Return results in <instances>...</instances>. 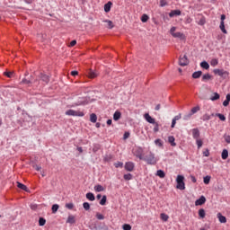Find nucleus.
I'll return each instance as SVG.
<instances>
[{
	"label": "nucleus",
	"instance_id": "1",
	"mask_svg": "<svg viewBox=\"0 0 230 230\" xmlns=\"http://www.w3.org/2000/svg\"><path fill=\"white\" fill-rule=\"evenodd\" d=\"M142 161H145L146 164H150L151 166H155L157 164L159 158L155 156L152 151H149L147 155H146Z\"/></svg>",
	"mask_w": 230,
	"mask_h": 230
},
{
	"label": "nucleus",
	"instance_id": "2",
	"mask_svg": "<svg viewBox=\"0 0 230 230\" xmlns=\"http://www.w3.org/2000/svg\"><path fill=\"white\" fill-rule=\"evenodd\" d=\"M176 182H177V185H176L177 190H186V186L184 184V176L178 175L176 178Z\"/></svg>",
	"mask_w": 230,
	"mask_h": 230
},
{
	"label": "nucleus",
	"instance_id": "3",
	"mask_svg": "<svg viewBox=\"0 0 230 230\" xmlns=\"http://www.w3.org/2000/svg\"><path fill=\"white\" fill-rule=\"evenodd\" d=\"M66 116H77L79 118H84V116H85L84 111H75V110H68V111H66Z\"/></svg>",
	"mask_w": 230,
	"mask_h": 230
},
{
	"label": "nucleus",
	"instance_id": "4",
	"mask_svg": "<svg viewBox=\"0 0 230 230\" xmlns=\"http://www.w3.org/2000/svg\"><path fill=\"white\" fill-rule=\"evenodd\" d=\"M214 75H217L218 76H221L222 78H227L229 76V73L224 69H214Z\"/></svg>",
	"mask_w": 230,
	"mask_h": 230
},
{
	"label": "nucleus",
	"instance_id": "5",
	"mask_svg": "<svg viewBox=\"0 0 230 230\" xmlns=\"http://www.w3.org/2000/svg\"><path fill=\"white\" fill-rule=\"evenodd\" d=\"M180 66L184 67V66H188L190 64V60H188V57L186 55L181 56L179 60Z\"/></svg>",
	"mask_w": 230,
	"mask_h": 230
},
{
	"label": "nucleus",
	"instance_id": "6",
	"mask_svg": "<svg viewBox=\"0 0 230 230\" xmlns=\"http://www.w3.org/2000/svg\"><path fill=\"white\" fill-rule=\"evenodd\" d=\"M224 21H226V14L221 15V22H220L219 28H220L221 31H223L224 33L226 34L227 30H226V25L224 23Z\"/></svg>",
	"mask_w": 230,
	"mask_h": 230
},
{
	"label": "nucleus",
	"instance_id": "7",
	"mask_svg": "<svg viewBox=\"0 0 230 230\" xmlns=\"http://www.w3.org/2000/svg\"><path fill=\"white\" fill-rule=\"evenodd\" d=\"M80 105H87V101H85V98H79L78 102L72 104V107H79Z\"/></svg>",
	"mask_w": 230,
	"mask_h": 230
},
{
	"label": "nucleus",
	"instance_id": "8",
	"mask_svg": "<svg viewBox=\"0 0 230 230\" xmlns=\"http://www.w3.org/2000/svg\"><path fill=\"white\" fill-rule=\"evenodd\" d=\"M124 168L127 172H134V168H135V165H134V163L132 162H127L124 165Z\"/></svg>",
	"mask_w": 230,
	"mask_h": 230
},
{
	"label": "nucleus",
	"instance_id": "9",
	"mask_svg": "<svg viewBox=\"0 0 230 230\" xmlns=\"http://www.w3.org/2000/svg\"><path fill=\"white\" fill-rule=\"evenodd\" d=\"M136 157L140 159V161H143L145 155H143V147H138L137 151L135 152Z\"/></svg>",
	"mask_w": 230,
	"mask_h": 230
},
{
	"label": "nucleus",
	"instance_id": "10",
	"mask_svg": "<svg viewBox=\"0 0 230 230\" xmlns=\"http://www.w3.org/2000/svg\"><path fill=\"white\" fill-rule=\"evenodd\" d=\"M144 118H145L146 121H147V123H151L152 125H155V119L152 118V116H150V114L146 113L144 115Z\"/></svg>",
	"mask_w": 230,
	"mask_h": 230
},
{
	"label": "nucleus",
	"instance_id": "11",
	"mask_svg": "<svg viewBox=\"0 0 230 230\" xmlns=\"http://www.w3.org/2000/svg\"><path fill=\"white\" fill-rule=\"evenodd\" d=\"M191 132L193 139H199V137H200V130H199V128H192Z\"/></svg>",
	"mask_w": 230,
	"mask_h": 230
},
{
	"label": "nucleus",
	"instance_id": "12",
	"mask_svg": "<svg viewBox=\"0 0 230 230\" xmlns=\"http://www.w3.org/2000/svg\"><path fill=\"white\" fill-rule=\"evenodd\" d=\"M203 204H206V197L200 196V198L195 201V206H202Z\"/></svg>",
	"mask_w": 230,
	"mask_h": 230
},
{
	"label": "nucleus",
	"instance_id": "13",
	"mask_svg": "<svg viewBox=\"0 0 230 230\" xmlns=\"http://www.w3.org/2000/svg\"><path fill=\"white\" fill-rule=\"evenodd\" d=\"M40 78H41L44 84H49V76L45 74H40Z\"/></svg>",
	"mask_w": 230,
	"mask_h": 230
},
{
	"label": "nucleus",
	"instance_id": "14",
	"mask_svg": "<svg viewBox=\"0 0 230 230\" xmlns=\"http://www.w3.org/2000/svg\"><path fill=\"white\" fill-rule=\"evenodd\" d=\"M87 75L89 78H96L98 76V74L93 69L88 70Z\"/></svg>",
	"mask_w": 230,
	"mask_h": 230
},
{
	"label": "nucleus",
	"instance_id": "15",
	"mask_svg": "<svg viewBox=\"0 0 230 230\" xmlns=\"http://www.w3.org/2000/svg\"><path fill=\"white\" fill-rule=\"evenodd\" d=\"M217 218L221 224H226V222H227V218H226V217L223 216L221 213L217 214Z\"/></svg>",
	"mask_w": 230,
	"mask_h": 230
},
{
	"label": "nucleus",
	"instance_id": "16",
	"mask_svg": "<svg viewBox=\"0 0 230 230\" xmlns=\"http://www.w3.org/2000/svg\"><path fill=\"white\" fill-rule=\"evenodd\" d=\"M86 199L91 202H94V200H96V198L94 197V194L93 192L86 193Z\"/></svg>",
	"mask_w": 230,
	"mask_h": 230
},
{
	"label": "nucleus",
	"instance_id": "17",
	"mask_svg": "<svg viewBox=\"0 0 230 230\" xmlns=\"http://www.w3.org/2000/svg\"><path fill=\"white\" fill-rule=\"evenodd\" d=\"M168 143H170L171 146H177L175 143V137L173 136L168 137Z\"/></svg>",
	"mask_w": 230,
	"mask_h": 230
},
{
	"label": "nucleus",
	"instance_id": "18",
	"mask_svg": "<svg viewBox=\"0 0 230 230\" xmlns=\"http://www.w3.org/2000/svg\"><path fill=\"white\" fill-rule=\"evenodd\" d=\"M175 15H181V10H172L169 13V17H175Z\"/></svg>",
	"mask_w": 230,
	"mask_h": 230
},
{
	"label": "nucleus",
	"instance_id": "19",
	"mask_svg": "<svg viewBox=\"0 0 230 230\" xmlns=\"http://www.w3.org/2000/svg\"><path fill=\"white\" fill-rule=\"evenodd\" d=\"M94 190H95L97 193H100L101 191H105V188H103V186L98 184V185H95V186H94Z\"/></svg>",
	"mask_w": 230,
	"mask_h": 230
},
{
	"label": "nucleus",
	"instance_id": "20",
	"mask_svg": "<svg viewBox=\"0 0 230 230\" xmlns=\"http://www.w3.org/2000/svg\"><path fill=\"white\" fill-rule=\"evenodd\" d=\"M111 6H112V2H108L104 4V12L108 13V12H111Z\"/></svg>",
	"mask_w": 230,
	"mask_h": 230
},
{
	"label": "nucleus",
	"instance_id": "21",
	"mask_svg": "<svg viewBox=\"0 0 230 230\" xmlns=\"http://www.w3.org/2000/svg\"><path fill=\"white\" fill-rule=\"evenodd\" d=\"M120 118H121V112H119V111H115V113L113 114L114 121H118Z\"/></svg>",
	"mask_w": 230,
	"mask_h": 230
},
{
	"label": "nucleus",
	"instance_id": "22",
	"mask_svg": "<svg viewBox=\"0 0 230 230\" xmlns=\"http://www.w3.org/2000/svg\"><path fill=\"white\" fill-rule=\"evenodd\" d=\"M90 121H91L92 123H96V121H98V116H96L95 113H92V114L90 115Z\"/></svg>",
	"mask_w": 230,
	"mask_h": 230
},
{
	"label": "nucleus",
	"instance_id": "23",
	"mask_svg": "<svg viewBox=\"0 0 230 230\" xmlns=\"http://www.w3.org/2000/svg\"><path fill=\"white\" fill-rule=\"evenodd\" d=\"M172 37H174V39H181V40H184V34L181 32H175Z\"/></svg>",
	"mask_w": 230,
	"mask_h": 230
},
{
	"label": "nucleus",
	"instance_id": "24",
	"mask_svg": "<svg viewBox=\"0 0 230 230\" xmlns=\"http://www.w3.org/2000/svg\"><path fill=\"white\" fill-rule=\"evenodd\" d=\"M221 157L224 160H226V159H227V157H229V152L227 151V149L223 150V152L221 154Z\"/></svg>",
	"mask_w": 230,
	"mask_h": 230
},
{
	"label": "nucleus",
	"instance_id": "25",
	"mask_svg": "<svg viewBox=\"0 0 230 230\" xmlns=\"http://www.w3.org/2000/svg\"><path fill=\"white\" fill-rule=\"evenodd\" d=\"M156 175L158 177H160V179H164V177H166V174L164 173V171H163V170H158L156 172Z\"/></svg>",
	"mask_w": 230,
	"mask_h": 230
},
{
	"label": "nucleus",
	"instance_id": "26",
	"mask_svg": "<svg viewBox=\"0 0 230 230\" xmlns=\"http://www.w3.org/2000/svg\"><path fill=\"white\" fill-rule=\"evenodd\" d=\"M66 222L67 224H75L76 222V220L75 219V216H68Z\"/></svg>",
	"mask_w": 230,
	"mask_h": 230
},
{
	"label": "nucleus",
	"instance_id": "27",
	"mask_svg": "<svg viewBox=\"0 0 230 230\" xmlns=\"http://www.w3.org/2000/svg\"><path fill=\"white\" fill-rule=\"evenodd\" d=\"M155 145L160 148H163L164 142L161 140V138H157L155 140Z\"/></svg>",
	"mask_w": 230,
	"mask_h": 230
},
{
	"label": "nucleus",
	"instance_id": "28",
	"mask_svg": "<svg viewBox=\"0 0 230 230\" xmlns=\"http://www.w3.org/2000/svg\"><path fill=\"white\" fill-rule=\"evenodd\" d=\"M17 187L20 189V190H23V191H27L28 190V187H26V185L17 181Z\"/></svg>",
	"mask_w": 230,
	"mask_h": 230
},
{
	"label": "nucleus",
	"instance_id": "29",
	"mask_svg": "<svg viewBox=\"0 0 230 230\" xmlns=\"http://www.w3.org/2000/svg\"><path fill=\"white\" fill-rule=\"evenodd\" d=\"M230 102V93L226 94V100L223 102L224 107H227Z\"/></svg>",
	"mask_w": 230,
	"mask_h": 230
},
{
	"label": "nucleus",
	"instance_id": "30",
	"mask_svg": "<svg viewBox=\"0 0 230 230\" xmlns=\"http://www.w3.org/2000/svg\"><path fill=\"white\" fill-rule=\"evenodd\" d=\"M200 67H202L203 69H209V63L207 61H202L200 63Z\"/></svg>",
	"mask_w": 230,
	"mask_h": 230
},
{
	"label": "nucleus",
	"instance_id": "31",
	"mask_svg": "<svg viewBox=\"0 0 230 230\" xmlns=\"http://www.w3.org/2000/svg\"><path fill=\"white\" fill-rule=\"evenodd\" d=\"M202 76V71H197L192 74V78H200Z\"/></svg>",
	"mask_w": 230,
	"mask_h": 230
},
{
	"label": "nucleus",
	"instance_id": "32",
	"mask_svg": "<svg viewBox=\"0 0 230 230\" xmlns=\"http://www.w3.org/2000/svg\"><path fill=\"white\" fill-rule=\"evenodd\" d=\"M211 102H217V100H220V94L218 93H214V96L210 97Z\"/></svg>",
	"mask_w": 230,
	"mask_h": 230
},
{
	"label": "nucleus",
	"instance_id": "33",
	"mask_svg": "<svg viewBox=\"0 0 230 230\" xmlns=\"http://www.w3.org/2000/svg\"><path fill=\"white\" fill-rule=\"evenodd\" d=\"M199 217H200V218H205L206 217V210H204V208H200L199 210Z\"/></svg>",
	"mask_w": 230,
	"mask_h": 230
},
{
	"label": "nucleus",
	"instance_id": "34",
	"mask_svg": "<svg viewBox=\"0 0 230 230\" xmlns=\"http://www.w3.org/2000/svg\"><path fill=\"white\" fill-rule=\"evenodd\" d=\"M192 116H193V115L190 113V111L189 113L185 114V115L183 116L184 121H190V119H191V117H192Z\"/></svg>",
	"mask_w": 230,
	"mask_h": 230
},
{
	"label": "nucleus",
	"instance_id": "35",
	"mask_svg": "<svg viewBox=\"0 0 230 230\" xmlns=\"http://www.w3.org/2000/svg\"><path fill=\"white\" fill-rule=\"evenodd\" d=\"M199 111H200V107L199 106H196V107H193L190 111V114H197V112H199Z\"/></svg>",
	"mask_w": 230,
	"mask_h": 230
},
{
	"label": "nucleus",
	"instance_id": "36",
	"mask_svg": "<svg viewBox=\"0 0 230 230\" xmlns=\"http://www.w3.org/2000/svg\"><path fill=\"white\" fill-rule=\"evenodd\" d=\"M101 206H105L107 204V196H102V199L100 200Z\"/></svg>",
	"mask_w": 230,
	"mask_h": 230
},
{
	"label": "nucleus",
	"instance_id": "37",
	"mask_svg": "<svg viewBox=\"0 0 230 230\" xmlns=\"http://www.w3.org/2000/svg\"><path fill=\"white\" fill-rule=\"evenodd\" d=\"M58 208H59L58 204H54V205L52 206L51 209H52V213H53L54 215H55V213H57V212L58 211Z\"/></svg>",
	"mask_w": 230,
	"mask_h": 230
},
{
	"label": "nucleus",
	"instance_id": "38",
	"mask_svg": "<svg viewBox=\"0 0 230 230\" xmlns=\"http://www.w3.org/2000/svg\"><path fill=\"white\" fill-rule=\"evenodd\" d=\"M196 145L198 146L199 149L202 148V145H204V143L202 142L201 139H196Z\"/></svg>",
	"mask_w": 230,
	"mask_h": 230
},
{
	"label": "nucleus",
	"instance_id": "39",
	"mask_svg": "<svg viewBox=\"0 0 230 230\" xmlns=\"http://www.w3.org/2000/svg\"><path fill=\"white\" fill-rule=\"evenodd\" d=\"M83 208L84 209H85V211H89V209H91V205L89 204V202H84L83 203Z\"/></svg>",
	"mask_w": 230,
	"mask_h": 230
},
{
	"label": "nucleus",
	"instance_id": "40",
	"mask_svg": "<svg viewBox=\"0 0 230 230\" xmlns=\"http://www.w3.org/2000/svg\"><path fill=\"white\" fill-rule=\"evenodd\" d=\"M206 80H211V75H209V74L203 75L202 81L206 82Z\"/></svg>",
	"mask_w": 230,
	"mask_h": 230
},
{
	"label": "nucleus",
	"instance_id": "41",
	"mask_svg": "<svg viewBox=\"0 0 230 230\" xmlns=\"http://www.w3.org/2000/svg\"><path fill=\"white\" fill-rule=\"evenodd\" d=\"M4 75L7 78H13V71H6L4 72Z\"/></svg>",
	"mask_w": 230,
	"mask_h": 230
},
{
	"label": "nucleus",
	"instance_id": "42",
	"mask_svg": "<svg viewBox=\"0 0 230 230\" xmlns=\"http://www.w3.org/2000/svg\"><path fill=\"white\" fill-rule=\"evenodd\" d=\"M216 116L217 118H219L221 121H226V116L224 114L217 113Z\"/></svg>",
	"mask_w": 230,
	"mask_h": 230
},
{
	"label": "nucleus",
	"instance_id": "43",
	"mask_svg": "<svg viewBox=\"0 0 230 230\" xmlns=\"http://www.w3.org/2000/svg\"><path fill=\"white\" fill-rule=\"evenodd\" d=\"M210 65L212 66V67L218 66V59L217 58L212 59L210 62Z\"/></svg>",
	"mask_w": 230,
	"mask_h": 230
},
{
	"label": "nucleus",
	"instance_id": "44",
	"mask_svg": "<svg viewBox=\"0 0 230 230\" xmlns=\"http://www.w3.org/2000/svg\"><path fill=\"white\" fill-rule=\"evenodd\" d=\"M161 218H162V220H164V222H168V219L170 218V217H168V215L163 213V214H161Z\"/></svg>",
	"mask_w": 230,
	"mask_h": 230
},
{
	"label": "nucleus",
	"instance_id": "45",
	"mask_svg": "<svg viewBox=\"0 0 230 230\" xmlns=\"http://www.w3.org/2000/svg\"><path fill=\"white\" fill-rule=\"evenodd\" d=\"M201 119L203 121H209V119H211V116H209V114H205L202 116Z\"/></svg>",
	"mask_w": 230,
	"mask_h": 230
},
{
	"label": "nucleus",
	"instance_id": "46",
	"mask_svg": "<svg viewBox=\"0 0 230 230\" xmlns=\"http://www.w3.org/2000/svg\"><path fill=\"white\" fill-rule=\"evenodd\" d=\"M209 181H211V176H205L203 178L204 184H209Z\"/></svg>",
	"mask_w": 230,
	"mask_h": 230
},
{
	"label": "nucleus",
	"instance_id": "47",
	"mask_svg": "<svg viewBox=\"0 0 230 230\" xmlns=\"http://www.w3.org/2000/svg\"><path fill=\"white\" fill-rule=\"evenodd\" d=\"M123 230H132V226L129 224H124L122 226Z\"/></svg>",
	"mask_w": 230,
	"mask_h": 230
},
{
	"label": "nucleus",
	"instance_id": "48",
	"mask_svg": "<svg viewBox=\"0 0 230 230\" xmlns=\"http://www.w3.org/2000/svg\"><path fill=\"white\" fill-rule=\"evenodd\" d=\"M123 177H124L125 181H132V174L131 173L124 174Z\"/></svg>",
	"mask_w": 230,
	"mask_h": 230
},
{
	"label": "nucleus",
	"instance_id": "49",
	"mask_svg": "<svg viewBox=\"0 0 230 230\" xmlns=\"http://www.w3.org/2000/svg\"><path fill=\"white\" fill-rule=\"evenodd\" d=\"M39 226H46V220L44 219V217H40Z\"/></svg>",
	"mask_w": 230,
	"mask_h": 230
},
{
	"label": "nucleus",
	"instance_id": "50",
	"mask_svg": "<svg viewBox=\"0 0 230 230\" xmlns=\"http://www.w3.org/2000/svg\"><path fill=\"white\" fill-rule=\"evenodd\" d=\"M115 168H123V162H117L114 164Z\"/></svg>",
	"mask_w": 230,
	"mask_h": 230
},
{
	"label": "nucleus",
	"instance_id": "51",
	"mask_svg": "<svg viewBox=\"0 0 230 230\" xmlns=\"http://www.w3.org/2000/svg\"><path fill=\"white\" fill-rule=\"evenodd\" d=\"M96 218L98 220H104L105 217L101 213H96Z\"/></svg>",
	"mask_w": 230,
	"mask_h": 230
},
{
	"label": "nucleus",
	"instance_id": "52",
	"mask_svg": "<svg viewBox=\"0 0 230 230\" xmlns=\"http://www.w3.org/2000/svg\"><path fill=\"white\" fill-rule=\"evenodd\" d=\"M198 24L199 25V26H204V24H206V18H201L200 20H199V22H198Z\"/></svg>",
	"mask_w": 230,
	"mask_h": 230
},
{
	"label": "nucleus",
	"instance_id": "53",
	"mask_svg": "<svg viewBox=\"0 0 230 230\" xmlns=\"http://www.w3.org/2000/svg\"><path fill=\"white\" fill-rule=\"evenodd\" d=\"M168 4L166 0H160V6L163 8Z\"/></svg>",
	"mask_w": 230,
	"mask_h": 230
},
{
	"label": "nucleus",
	"instance_id": "54",
	"mask_svg": "<svg viewBox=\"0 0 230 230\" xmlns=\"http://www.w3.org/2000/svg\"><path fill=\"white\" fill-rule=\"evenodd\" d=\"M142 22H146L148 21V15L143 14L141 17Z\"/></svg>",
	"mask_w": 230,
	"mask_h": 230
},
{
	"label": "nucleus",
	"instance_id": "55",
	"mask_svg": "<svg viewBox=\"0 0 230 230\" xmlns=\"http://www.w3.org/2000/svg\"><path fill=\"white\" fill-rule=\"evenodd\" d=\"M66 208L67 209H73V208H75V204H73V203H66Z\"/></svg>",
	"mask_w": 230,
	"mask_h": 230
},
{
	"label": "nucleus",
	"instance_id": "56",
	"mask_svg": "<svg viewBox=\"0 0 230 230\" xmlns=\"http://www.w3.org/2000/svg\"><path fill=\"white\" fill-rule=\"evenodd\" d=\"M106 22L108 23L110 30H112V28H114V23H112L111 21H106Z\"/></svg>",
	"mask_w": 230,
	"mask_h": 230
},
{
	"label": "nucleus",
	"instance_id": "57",
	"mask_svg": "<svg viewBox=\"0 0 230 230\" xmlns=\"http://www.w3.org/2000/svg\"><path fill=\"white\" fill-rule=\"evenodd\" d=\"M175 30H177V28H175V27H172L170 30V33L172 37H173V35H175Z\"/></svg>",
	"mask_w": 230,
	"mask_h": 230
},
{
	"label": "nucleus",
	"instance_id": "58",
	"mask_svg": "<svg viewBox=\"0 0 230 230\" xmlns=\"http://www.w3.org/2000/svg\"><path fill=\"white\" fill-rule=\"evenodd\" d=\"M33 168L36 169L37 172H40L42 170V167L40 165L34 164Z\"/></svg>",
	"mask_w": 230,
	"mask_h": 230
},
{
	"label": "nucleus",
	"instance_id": "59",
	"mask_svg": "<svg viewBox=\"0 0 230 230\" xmlns=\"http://www.w3.org/2000/svg\"><path fill=\"white\" fill-rule=\"evenodd\" d=\"M159 130V123H155L154 132H157Z\"/></svg>",
	"mask_w": 230,
	"mask_h": 230
},
{
	"label": "nucleus",
	"instance_id": "60",
	"mask_svg": "<svg viewBox=\"0 0 230 230\" xmlns=\"http://www.w3.org/2000/svg\"><path fill=\"white\" fill-rule=\"evenodd\" d=\"M203 155L205 157H209V149H207L206 151L203 152Z\"/></svg>",
	"mask_w": 230,
	"mask_h": 230
},
{
	"label": "nucleus",
	"instance_id": "61",
	"mask_svg": "<svg viewBox=\"0 0 230 230\" xmlns=\"http://www.w3.org/2000/svg\"><path fill=\"white\" fill-rule=\"evenodd\" d=\"M130 137V133H128V132H125L124 133V139H128V137Z\"/></svg>",
	"mask_w": 230,
	"mask_h": 230
},
{
	"label": "nucleus",
	"instance_id": "62",
	"mask_svg": "<svg viewBox=\"0 0 230 230\" xmlns=\"http://www.w3.org/2000/svg\"><path fill=\"white\" fill-rule=\"evenodd\" d=\"M73 46H76V40H74L70 42V48H73Z\"/></svg>",
	"mask_w": 230,
	"mask_h": 230
},
{
	"label": "nucleus",
	"instance_id": "63",
	"mask_svg": "<svg viewBox=\"0 0 230 230\" xmlns=\"http://www.w3.org/2000/svg\"><path fill=\"white\" fill-rule=\"evenodd\" d=\"M181 114H178V115H176V116L173 118V119H175L176 121H179V119H181Z\"/></svg>",
	"mask_w": 230,
	"mask_h": 230
},
{
	"label": "nucleus",
	"instance_id": "64",
	"mask_svg": "<svg viewBox=\"0 0 230 230\" xmlns=\"http://www.w3.org/2000/svg\"><path fill=\"white\" fill-rule=\"evenodd\" d=\"M225 141L230 144V136L225 137Z\"/></svg>",
	"mask_w": 230,
	"mask_h": 230
}]
</instances>
